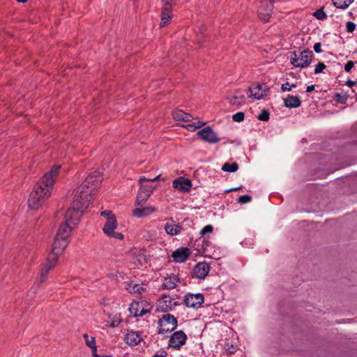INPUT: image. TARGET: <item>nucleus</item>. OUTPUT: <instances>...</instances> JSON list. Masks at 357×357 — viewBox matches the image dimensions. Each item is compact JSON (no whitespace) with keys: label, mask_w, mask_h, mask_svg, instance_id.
I'll list each match as a JSON object with an SVG mask.
<instances>
[{"label":"nucleus","mask_w":357,"mask_h":357,"mask_svg":"<svg viewBox=\"0 0 357 357\" xmlns=\"http://www.w3.org/2000/svg\"><path fill=\"white\" fill-rule=\"evenodd\" d=\"M102 181L100 172L94 171L77 188L71 206L66 211L65 221L75 227L84 211L89 207Z\"/></svg>","instance_id":"1"},{"label":"nucleus","mask_w":357,"mask_h":357,"mask_svg":"<svg viewBox=\"0 0 357 357\" xmlns=\"http://www.w3.org/2000/svg\"><path fill=\"white\" fill-rule=\"evenodd\" d=\"M60 169V165H54L34 185L28 200V205L31 209H38L50 196Z\"/></svg>","instance_id":"2"},{"label":"nucleus","mask_w":357,"mask_h":357,"mask_svg":"<svg viewBox=\"0 0 357 357\" xmlns=\"http://www.w3.org/2000/svg\"><path fill=\"white\" fill-rule=\"evenodd\" d=\"M160 176L161 175L159 174L153 178H147L145 176H141L139 178V189L135 202L137 205H139L148 200L153 190L156 188V186L149 183L158 181Z\"/></svg>","instance_id":"3"},{"label":"nucleus","mask_w":357,"mask_h":357,"mask_svg":"<svg viewBox=\"0 0 357 357\" xmlns=\"http://www.w3.org/2000/svg\"><path fill=\"white\" fill-rule=\"evenodd\" d=\"M100 215L106 219L102 229L104 233L109 237L122 240L123 235L115 231L118 225L115 214L110 210H105L100 212Z\"/></svg>","instance_id":"4"},{"label":"nucleus","mask_w":357,"mask_h":357,"mask_svg":"<svg viewBox=\"0 0 357 357\" xmlns=\"http://www.w3.org/2000/svg\"><path fill=\"white\" fill-rule=\"evenodd\" d=\"M313 57V52L309 50L294 51L291 52L290 62L295 68H305L310 66Z\"/></svg>","instance_id":"5"},{"label":"nucleus","mask_w":357,"mask_h":357,"mask_svg":"<svg viewBox=\"0 0 357 357\" xmlns=\"http://www.w3.org/2000/svg\"><path fill=\"white\" fill-rule=\"evenodd\" d=\"M158 334L165 335L171 333L177 327V319L171 314H165L158 320Z\"/></svg>","instance_id":"6"},{"label":"nucleus","mask_w":357,"mask_h":357,"mask_svg":"<svg viewBox=\"0 0 357 357\" xmlns=\"http://www.w3.org/2000/svg\"><path fill=\"white\" fill-rule=\"evenodd\" d=\"M162 2L161 21L159 24L160 28L165 27L170 22L173 6L176 5V1L173 0H162Z\"/></svg>","instance_id":"7"},{"label":"nucleus","mask_w":357,"mask_h":357,"mask_svg":"<svg viewBox=\"0 0 357 357\" xmlns=\"http://www.w3.org/2000/svg\"><path fill=\"white\" fill-rule=\"evenodd\" d=\"M152 306L146 301H134L129 307V311L133 317H142L145 314L150 312Z\"/></svg>","instance_id":"8"},{"label":"nucleus","mask_w":357,"mask_h":357,"mask_svg":"<svg viewBox=\"0 0 357 357\" xmlns=\"http://www.w3.org/2000/svg\"><path fill=\"white\" fill-rule=\"evenodd\" d=\"M204 301V295L201 293L187 294L183 298V303L187 307L199 309Z\"/></svg>","instance_id":"9"},{"label":"nucleus","mask_w":357,"mask_h":357,"mask_svg":"<svg viewBox=\"0 0 357 357\" xmlns=\"http://www.w3.org/2000/svg\"><path fill=\"white\" fill-rule=\"evenodd\" d=\"M274 0H262L258 8V15L264 22H268L273 9Z\"/></svg>","instance_id":"10"},{"label":"nucleus","mask_w":357,"mask_h":357,"mask_svg":"<svg viewBox=\"0 0 357 357\" xmlns=\"http://www.w3.org/2000/svg\"><path fill=\"white\" fill-rule=\"evenodd\" d=\"M178 305L175 299L169 295H163L158 301L157 309L162 312L172 311Z\"/></svg>","instance_id":"11"},{"label":"nucleus","mask_w":357,"mask_h":357,"mask_svg":"<svg viewBox=\"0 0 357 357\" xmlns=\"http://www.w3.org/2000/svg\"><path fill=\"white\" fill-rule=\"evenodd\" d=\"M187 339L188 337L183 331H176L170 336L168 346L174 349L178 350L185 344Z\"/></svg>","instance_id":"12"},{"label":"nucleus","mask_w":357,"mask_h":357,"mask_svg":"<svg viewBox=\"0 0 357 357\" xmlns=\"http://www.w3.org/2000/svg\"><path fill=\"white\" fill-rule=\"evenodd\" d=\"M268 89L265 84H254L248 89V97L260 100L267 96Z\"/></svg>","instance_id":"13"},{"label":"nucleus","mask_w":357,"mask_h":357,"mask_svg":"<svg viewBox=\"0 0 357 357\" xmlns=\"http://www.w3.org/2000/svg\"><path fill=\"white\" fill-rule=\"evenodd\" d=\"M197 135L198 137L210 144H216L220 141L216 133L209 126L201 129L197 132Z\"/></svg>","instance_id":"14"},{"label":"nucleus","mask_w":357,"mask_h":357,"mask_svg":"<svg viewBox=\"0 0 357 357\" xmlns=\"http://www.w3.org/2000/svg\"><path fill=\"white\" fill-rule=\"evenodd\" d=\"M70 240L63 239L61 238H58L55 236L54 241L52 244V252L50 253V255H54L55 257L58 258L63 253L64 250L67 248Z\"/></svg>","instance_id":"15"},{"label":"nucleus","mask_w":357,"mask_h":357,"mask_svg":"<svg viewBox=\"0 0 357 357\" xmlns=\"http://www.w3.org/2000/svg\"><path fill=\"white\" fill-rule=\"evenodd\" d=\"M142 340V333L141 331H128L124 337L125 342L131 347L139 344Z\"/></svg>","instance_id":"16"},{"label":"nucleus","mask_w":357,"mask_h":357,"mask_svg":"<svg viewBox=\"0 0 357 357\" xmlns=\"http://www.w3.org/2000/svg\"><path fill=\"white\" fill-rule=\"evenodd\" d=\"M210 268L209 264L205 261L197 264L193 268V277L201 280L204 279L207 276Z\"/></svg>","instance_id":"17"},{"label":"nucleus","mask_w":357,"mask_h":357,"mask_svg":"<svg viewBox=\"0 0 357 357\" xmlns=\"http://www.w3.org/2000/svg\"><path fill=\"white\" fill-rule=\"evenodd\" d=\"M172 186L174 188L178 189L182 192H188L192 187V182L188 178L180 177L174 180Z\"/></svg>","instance_id":"18"},{"label":"nucleus","mask_w":357,"mask_h":357,"mask_svg":"<svg viewBox=\"0 0 357 357\" xmlns=\"http://www.w3.org/2000/svg\"><path fill=\"white\" fill-rule=\"evenodd\" d=\"M74 227V226H73L70 224H68V222H66L65 221L63 224L60 225L56 236H57L58 238L70 240V234Z\"/></svg>","instance_id":"19"},{"label":"nucleus","mask_w":357,"mask_h":357,"mask_svg":"<svg viewBox=\"0 0 357 357\" xmlns=\"http://www.w3.org/2000/svg\"><path fill=\"white\" fill-rule=\"evenodd\" d=\"M227 100L231 105L238 107L245 102V96L241 91L235 90L227 97Z\"/></svg>","instance_id":"20"},{"label":"nucleus","mask_w":357,"mask_h":357,"mask_svg":"<svg viewBox=\"0 0 357 357\" xmlns=\"http://www.w3.org/2000/svg\"><path fill=\"white\" fill-rule=\"evenodd\" d=\"M190 255V250L188 248H180L173 252L172 256L176 262L185 261Z\"/></svg>","instance_id":"21"},{"label":"nucleus","mask_w":357,"mask_h":357,"mask_svg":"<svg viewBox=\"0 0 357 357\" xmlns=\"http://www.w3.org/2000/svg\"><path fill=\"white\" fill-rule=\"evenodd\" d=\"M155 211L156 208L155 207L151 206H146L134 209L132 211V215L136 218H141L151 215Z\"/></svg>","instance_id":"22"},{"label":"nucleus","mask_w":357,"mask_h":357,"mask_svg":"<svg viewBox=\"0 0 357 357\" xmlns=\"http://www.w3.org/2000/svg\"><path fill=\"white\" fill-rule=\"evenodd\" d=\"M172 116L176 121L190 122L193 120V117L191 114L186 113L181 109L174 111L172 112Z\"/></svg>","instance_id":"23"},{"label":"nucleus","mask_w":357,"mask_h":357,"mask_svg":"<svg viewBox=\"0 0 357 357\" xmlns=\"http://www.w3.org/2000/svg\"><path fill=\"white\" fill-rule=\"evenodd\" d=\"M179 279L175 275H171L164 279L162 288L164 289H173L177 286Z\"/></svg>","instance_id":"24"},{"label":"nucleus","mask_w":357,"mask_h":357,"mask_svg":"<svg viewBox=\"0 0 357 357\" xmlns=\"http://www.w3.org/2000/svg\"><path fill=\"white\" fill-rule=\"evenodd\" d=\"M165 230L167 234L175 236L181 232L183 227L179 224L167 222L165 226Z\"/></svg>","instance_id":"25"},{"label":"nucleus","mask_w":357,"mask_h":357,"mask_svg":"<svg viewBox=\"0 0 357 357\" xmlns=\"http://www.w3.org/2000/svg\"><path fill=\"white\" fill-rule=\"evenodd\" d=\"M126 289L130 294H142L146 291V287L143 284L135 283L131 281L127 284Z\"/></svg>","instance_id":"26"},{"label":"nucleus","mask_w":357,"mask_h":357,"mask_svg":"<svg viewBox=\"0 0 357 357\" xmlns=\"http://www.w3.org/2000/svg\"><path fill=\"white\" fill-rule=\"evenodd\" d=\"M284 104L288 108H297L301 105V102L298 96L289 95L286 98H284Z\"/></svg>","instance_id":"27"},{"label":"nucleus","mask_w":357,"mask_h":357,"mask_svg":"<svg viewBox=\"0 0 357 357\" xmlns=\"http://www.w3.org/2000/svg\"><path fill=\"white\" fill-rule=\"evenodd\" d=\"M58 259L59 258L55 257V255L49 254L47 261L41 270L47 271V273H49L50 270L56 264Z\"/></svg>","instance_id":"28"},{"label":"nucleus","mask_w":357,"mask_h":357,"mask_svg":"<svg viewBox=\"0 0 357 357\" xmlns=\"http://www.w3.org/2000/svg\"><path fill=\"white\" fill-rule=\"evenodd\" d=\"M333 5L340 9L348 8L354 0H332Z\"/></svg>","instance_id":"29"},{"label":"nucleus","mask_w":357,"mask_h":357,"mask_svg":"<svg viewBox=\"0 0 357 357\" xmlns=\"http://www.w3.org/2000/svg\"><path fill=\"white\" fill-rule=\"evenodd\" d=\"M206 124V122L197 120L195 122H192V123H188L184 126V127L189 131L193 132L196 130L197 128H201L204 125Z\"/></svg>","instance_id":"30"},{"label":"nucleus","mask_w":357,"mask_h":357,"mask_svg":"<svg viewBox=\"0 0 357 357\" xmlns=\"http://www.w3.org/2000/svg\"><path fill=\"white\" fill-rule=\"evenodd\" d=\"M238 165L236 162H232V163H229V162H225L222 167V170L224 171V172H235L238 170Z\"/></svg>","instance_id":"31"},{"label":"nucleus","mask_w":357,"mask_h":357,"mask_svg":"<svg viewBox=\"0 0 357 357\" xmlns=\"http://www.w3.org/2000/svg\"><path fill=\"white\" fill-rule=\"evenodd\" d=\"M84 338L85 340L86 345L89 347L93 349V351H96L95 338L91 337V339L89 340V337L87 334L84 335Z\"/></svg>","instance_id":"32"},{"label":"nucleus","mask_w":357,"mask_h":357,"mask_svg":"<svg viewBox=\"0 0 357 357\" xmlns=\"http://www.w3.org/2000/svg\"><path fill=\"white\" fill-rule=\"evenodd\" d=\"M313 15L319 20H324L327 18V15L324 11V8H321L320 9L317 10L314 13Z\"/></svg>","instance_id":"33"},{"label":"nucleus","mask_w":357,"mask_h":357,"mask_svg":"<svg viewBox=\"0 0 357 357\" xmlns=\"http://www.w3.org/2000/svg\"><path fill=\"white\" fill-rule=\"evenodd\" d=\"M335 100L341 104H344L347 100V96L345 95H341L340 93H335L334 96Z\"/></svg>","instance_id":"34"},{"label":"nucleus","mask_w":357,"mask_h":357,"mask_svg":"<svg viewBox=\"0 0 357 357\" xmlns=\"http://www.w3.org/2000/svg\"><path fill=\"white\" fill-rule=\"evenodd\" d=\"M252 199V197L250 195H241L237 201L238 203L241 204H246V203H248L251 201Z\"/></svg>","instance_id":"35"},{"label":"nucleus","mask_w":357,"mask_h":357,"mask_svg":"<svg viewBox=\"0 0 357 357\" xmlns=\"http://www.w3.org/2000/svg\"><path fill=\"white\" fill-rule=\"evenodd\" d=\"M269 112L268 111L264 109L258 115V119L260 121H266L269 119Z\"/></svg>","instance_id":"36"},{"label":"nucleus","mask_w":357,"mask_h":357,"mask_svg":"<svg viewBox=\"0 0 357 357\" xmlns=\"http://www.w3.org/2000/svg\"><path fill=\"white\" fill-rule=\"evenodd\" d=\"M245 114L242 112H237L232 116V119L236 122H241L243 121Z\"/></svg>","instance_id":"37"},{"label":"nucleus","mask_w":357,"mask_h":357,"mask_svg":"<svg viewBox=\"0 0 357 357\" xmlns=\"http://www.w3.org/2000/svg\"><path fill=\"white\" fill-rule=\"evenodd\" d=\"M326 68V66L323 62H319L318 64L315 66L314 68V74L321 73Z\"/></svg>","instance_id":"38"},{"label":"nucleus","mask_w":357,"mask_h":357,"mask_svg":"<svg viewBox=\"0 0 357 357\" xmlns=\"http://www.w3.org/2000/svg\"><path fill=\"white\" fill-rule=\"evenodd\" d=\"M213 230V227L211 225H206L200 231V234L202 236L205 235L206 234L211 233Z\"/></svg>","instance_id":"39"},{"label":"nucleus","mask_w":357,"mask_h":357,"mask_svg":"<svg viewBox=\"0 0 357 357\" xmlns=\"http://www.w3.org/2000/svg\"><path fill=\"white\" fill-rule=\"evenodd\" d=\"M48 273H47V271H43L41 270L40 277L38 278V282L40 284L43 283L47 278Z\"/></svg>","instance_id":"40"},{"label":"nucleus","mask_w":357,"mask_h":357,"mask_svg":"<svg viewBox=\"0 0 357 357\" xmlns=\"http://www.w3.org/2000/svg\"><path fill=\"white\" fill-rule=\"evenodd\" d=\"M356 29V24L352 22H347L346 24V29L349 33H352Z\"/></svg>","instance_id":"41"},{"label":"nucleus","mask_w":357,"mask_h":357,"mask_svg":"<svg viewBox=\"0 0 357 357\" xmlns=\"http://www.w3.org/2000/svg\"><path fill=\"white\" fill-rule=\"evenodd\" d=\"M236 349V347L231 344L230 346H229V344H227V347L225 348V351L228 354H233L235 353Z\"/></svg>","instance_id":"42"},{"label":"nucleus","mask_w":357,"mask_h":357,"mask_svg":"<svg viewBox=\"0 0 357 357\" xmlns=\"http://www.w3.org/2000/svg\"><path fill=\"white\" fill-rule=\"evenodd\" d=\"M354 66V63L352 61H349L344 65V70L347 73L350 72Z\"/></svg>","instance_id":"43"},{"label":"nucleus","mask_w":357,"mask_h":357,"mask_svg":"<svg viewBox=\"0 0 357 357\" xmlns=\"http://www.w3.org/2000/svg\"><path fill=\"white\" fill-rule=\"evenodd\" d=\"M313 49L316 53H321L322 52L321 50V45L320 43H316L314 45Z\"/></svg>","instance_id":"44"},{"label":"nucleus","mask_w":357,"mask_h":357,"mask_svg":"<svg viewBox=\"0 0 357 357\" xmlns=\"http://www.w3.org/2000/svg\"><path fill=\"white\" fill-rule=\"evenodd\" d=\"M281 90L282 91H284V92H285V91H291V87H289V82H286V83L282 84Z\"/></svg>","instance_id":"45"},{"label":"nucleus","mask_w":357,"mask_h":357,"mask_svg":"<svg viewBox=\"0 0 357 357\" xmlns=\"http://www.w3.org/2000/svg\"><path fill=\"white\" fill-rule=\"evenodd\" d=\"M120 322H121L120 320H114L110 324V326L112 327V328L116 327V326H118L119 325Z\"/></svg>","instance_id":"46"},{"label":"nucleus","mask_w":357,"mask_h":357,"mask_svg":"<svg viewBox=\"0 0 357 357\" xmlns=\"http://www.w3.org/2000/svg\"><path fill=\"white\" fill-rule=\"evenodd\" d=\"M356 84V82L352 80H348L347 82V85L349 87H352Z\"/></svg>","instance_id":"47"},{"label":"nucleus","mask_w":357,"mask_h":357,"mask_svg":"<svg viewBox=\"0 0 357 357\" xmlns=\"http://www.w3.org/2000/svg\"><path fill=\"white\" fill-rule=\"evenodd\" d=\"M314 89V85L308 86L306 89V92H311Z\"/></svg>","instance_id":"48"},{"label":"nucleus","mask_w":357,"mask_h":357,"mask_svg":"<svg viewBox=\"0 0 357 357\" xmlns=\"http://www.w3.org/2000/svg\"><path fill=\"white\" fill-rule=\"evenodd\" d=\"M153 357H166V356L162 354H155Z\"/></svg>","instance_id":"49"},{"label":"nucleus","mask_w":357,"mask_h":357,"mask_svg":"<svg viewBox=\"0 0 357 357\" xmlns=\"http://www.w3.org/2000/svg\"><path fill=\"white\" fill-rule=\"evenodd\" d=\"M96 357H112L110 355H105V356H96Z\"/></svg>","instance_id":"50"},{"label":"nucleus","mask_w":357,"mask_h":357,"mask_svg":"<svg viewBox=\"0 0 357 357\" xmlns=\"http://www.w3.org/2000/svg\"><path fill=\"white\" fill-rule=\"evenodd\" d=\"M289 87H291V89L292 88L296 87V85L295 84H292L291 85H289Z\"/></svg>","instance_id":"51"},{"label":"nucleus","mask_w":357,"mask_h":357,"mask_svg":"<svg viewBox=\"0 0 357 357\" xmlns=\"http://www.w3.org/2000/svg\"><path fill=\"white\" fill-rule=\"evenodd\" d=\"M18 2H22V3H24V2H26L27 0H17Z\"/></svg>","instance_id":"52"},{"label":"nucleus","mask_w":357,"mask_h":357,"mask_svg":"<svg viewBox=\"0 0 357 357\" xmlns=\"http://www.w3.org/2000/svg\"><path fill=\"white\" fill-rule=\"evenodd\" d=\"M239 188H234V189H232V190H229V191H231V190H238Z\"/></svg>","instance_id":"53"}]
</instances>
